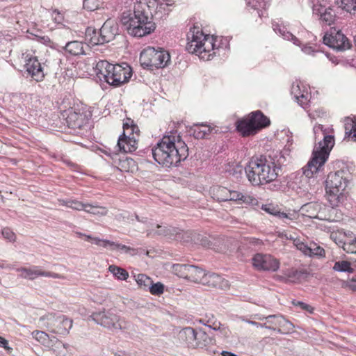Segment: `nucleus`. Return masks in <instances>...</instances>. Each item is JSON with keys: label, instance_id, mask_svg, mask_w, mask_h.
<instances>
[{"label": "nucleus", "instance_id": "obj_1", "mask_svg": "<svg viewBox=\"0 0 356 356\" xmlns=\"http://www.w3.org/2000/svg\"><path fill=\"white\" fill-rule=\"evenodd\" d=\"M172 5L171 0H136L133 13L123 12L120 22L130 35L142 38L155 31V21L168 15Z\"/></svg>", "mask_w": 356, "mask_h": 356}, {"label": "nucleus", "instance_id": "obj_2", "mask_svg": "<svg viewBox=\"0 0 356 356\" xmlns=\"http://www.w3.org/2000/svg\"><path fill=\"white\" fill-rule=\"evenodd\" d=\"M286 158L282 152L268 155L253 156L245 168L248 181L253 186L263 185L275 181Z\"/></svg>", "mask_w": 356, "mask_h": 356}, {"label": "nucleus", "instance_id": "obj_3", "mask_svg": "<svg viewBox=\"0 0 356 356\" xmlns=\"http://www.w3.org/2000/svg\"><path fill=\"white\" fill-rule=\"evenodd\" d=\"M152 154L159 165L165 168L178 166L188 156V148L176 132L164 135L152 149Z\"/></svg>", "mask_w": 356, "mask_h": 356}, {"label": "nucleus", "instance_id": "obj_4", "mask_svg": "<svg viewBox=\"0 0 356 356\" xmlns=\"http://www.w3.org/2000/svg\"><path fill=\"white\" fill-rule=\"evenodd\" d=\"M313 130L315 141H318V146L315 147L311 160L302 169L301 179L305 181L313 177L321 170L334 145V130L332 128H325L322 124H316L314 127Z\"/></svg>", "mask_w": 356, "mask_h": 356}, {"label": "nucleus", "instance_id": "obj_5", "mask_svg": "<svg viewBox=\"0 0 356 356\" xmlns=\"http://www.w3.org/2000/svg\"><path fill=\"white\" fill-rule=\"evenodd\" d=\"M97 77L113 87L127 83L132 76V69L127 63L113 65L107 60H99L93 67Z\"/></svg>", "mask_w": 356, "mask_h": 356}, {"label": "nucleus", "instance_id": "obj_6", "mask_svg": "<svg viewBox=\"0 0 356 356\" xmlns=\"http://www.w3.org/2000/svg\"><path fill=\"white\" fill-rule=\"evenodd\" d=\"M186 51L190 54H195L205 60H210L216 54V39L213 36L204 35L197 26L190 29L187 33Z\"/></svg>", "mask_w": 356, "mask_h": 356}, {"label": "nucleus", "instance_id": "obj_7", "mask_svg": "<svg viewBox=\"0 0 356 356\" xmlns=\"http://www.w3.org/2000/svg\"><path fill=\"white\" fill-rule=\"evenodd\" d=\"M348 173L341 170L335 172H330L325 181V189L327 200L332 208L338 207L345 199L344 191L348 186Z\"/></svg>", "mask_w": 356, "mask_h": 356}, {"label": "nucleus", "instance_id": "obj_8", "mask_svg": "<svg viewBox=\"0 0 356 356\" xmlns=\"http://www.w3.org/2000/svg\"><path fill=\"white\" fill-rule=\"evenodd\" d=\"M140 63L144 68H163L170 63V55L163 48L147 47L140 54Z\"/></svg>", "mask_w": 356, "mask_h": 356}, {"label": "nucleus", "instance_id": "obj_9", "mask_svg": "<svg viewBox=\"0 0 356 356\" xmlns=\"http://www.w3.org/2000/svg\"><path fill=\"white\" fill-rule=\"evenodd\" d=\"M39 323L48 331L60 335L67 334L72 327V320L63 314H48L40 318Z\"/></svg>", "mask_w": 356, "mask_h": 356}, {"label": "nucleus", "instance_id": "obj_10", "mask_svg": "<svg viewBox=\"0 0 356 356\" xmlns=\"http://www.w3.org/2000/svg\"><path fill=\"white\" fill-rule=\"evenodd\" d=\"M90 318L97 324L113 331L125 327L120 316L112 310H104L94 312Z\"/></svg>", "mask_w": 356, "mask_h": 356}, {"label": "nucleus", "instance_id": "obj_11", "mask_svg": "<svg viewBox=\"0 0 356 356\" xmlns=\"http://www.w3.org/2000/svg\"><path fill=\"white\" fill-rule=\"evenodd\" d=\"M323 43L337 51H343L350 49L351 43L348 38L340 31L331 30L323 38Z\"/></svg>", "mask_w": 356, "mask_h": 356}, {"label": "nucleus", "instance_id": "obj_12", "mask_svg": "<svg viewBox=\"0 0 356 356\" xmlns=\"http://www.w3.org/2000/svg\"><path fill=\"white\" fill-rule=\"evenodd\" d=\"M252 261L253 266L259 270L275 272L280 268L279 261L270 254L257 253Z\"/></svg>", "mask_w": 356, "mask_h": 356}, {"label": "nucleus", "instance_id": "obj_13", "mask_svg": "<svg viewBox=\"0 0 356 356\" xmlns=\"http://www.w3.org/2000/svg\"><path fill=\"white\" fill-rule=\"evenodd\" d=\"M24 67L26 78L30 77L37 82L42 81L44 79V68L37 57L33 56L27 59Z\"/></svg>", "mask_w": 356, "mask_h": 356}, {"label": "nucleus", "instance_id": "obj_14", "mask_svg": "<svg viewBox=\"0 0 356 356\" xmlns=\"http://www.w3.org/2000/svg\"><path fill=\"white\" fill-rule=\"evenodd\" d=\"M17 271L20 272V277L24 279H28L30 280H33L38 277H52L54 279H60L63 276L58 273L49 272V271H44L42 270L40 266H33L31 268H17Z\"/></svg>", "mask_w": 356, "mask_h": 356}, {"label": "nucleus", "instance_id": "obj_15", "mask_svg": "<svg viewBox=\"0 0 356 356\" xmlns=\"http://www.w3.org/2000/svg\"><path fill=\"white\" fill-rule=\"evenodd\" d=\"M314 15L318 17V19L322 26H331L336 19V13L330 6L326 7L321 4H315L313 7Z\"/></svg>", "mask_w": 356, "mask_h": 356}, {"label": "nucleus", "instance_id": "obj_16", "mask_svg": "<svg viewBox=\"0 0 356 356\" xmlns=\"http://www.w3.org/2000/svg\"><path fill=\"white\" fill-rule=\"evenodd\" d=\"M266 321V325L273 326L279 333H282L281 328H284L287 332L292 331L294 325L289 320L286 319L281 314L269 315L267 316L259 317V320Z\"/></svg>", "mask_w": 356, "mask_h": 356}, {"label": "nucleus", "instance_id": "obj_17", "mask_svg": "<svg viewBox=\"0 0 356 356\" xmlns=\"http://www.w3.org/2000/svg\"><path fill=\"white\" fill-rule=\"evenodd\" d=\"M202 284L208 286L225 290L229 289V282L218 274L207 273L202 280Z\"/></svg>", "mask_w": 356, "mask_h": 356}, {"label": "nucleus", "instance_id": "obj_18", "mask_svg": "<svg viewBox=\"0 0 356 356\" xmlns=\"http://www.w3.org/2000/svg\"><path fill=\"white\" fill-rule=\"evenodd\" d=\"M323 209H325L321 203L317 202H310L302 205L300 211L303 216L309 218L324 220L325 218L323 216Z\"/></svg>", "mask_w": 356, "mask_h": 356}, {"label": "nucleus", "instance_id": "obj_19", "mask_svg": "<svg viewBox=\"0 0 356 356\" xmlns=\"http://www.w3.org/2000/svg\"><path fill=\"white\" fill-rule=\"evenodd\" d=\"M100 35H102V41L104 43L109 42L113 40L118 31V24L112 19L106 20L101 29L99 30Z\"/></svg>", "mask_w": 356, "mask_h": 356}, {"label": "nucleus", "instance_id": "obj_20", "mask_svg": "<svg viewBox=\"0 0 356 356\" xmlns=\"http://www.w3.org/2000/svg\"><path fill=\"white\" fill-rule=\"evenodd\" d=\"M66 123L72 129H81L86 124L85 115L70 108L66 112Z\"/></svg>", "mask_w": 356, "mask_h": 356}, {"label": "nucleus", "instance_id": "obj_21", "mask_svg": "<svg viewBox=\"0 0 356 356\" xmlns=\"http://www.w3.org/2000/svg\"><path fill=\"white\" fill-rule=\"evenodd\" d=\"M117 147L123 153H130L137 149V140L134 136H126L124 132L119 136Z\"/></svg>", "mask_w": 356, "mask_h": 356}, {"label": "nucleus", "instance_id": "obj_22", "mask_svg": "<svg viewBox=\"0 0 356 356\" xmlns=\"http://www.w3.org/2000/svg\"><path fill=\"white\" fill-rule=\"evenodd\" d=\"M236 129L243 137L252 136L258 132L250 115L236 122Z\"/></svg>", "mask_w": 356, "mask_h": 356}, {"label": "nucleus", "instance_id": "obj_23", "mask_svg": "<svg viewBox=\"0 0 356 356\" xmlns=\"http://www.w3.org/2000/svg\"><path fill=\"white\" fill-rule=\"evenodd\" d=\"M195 329L191 327H186L181 329L178 334L177 339L179 343L184 346H186L188 348H193L195 339Z\"/></svg>", "mask_w": 356, "mask_h": 356}, {"label": "nucleus", "instance_id": "obj_24", "mask_svg": "<svg viewBox=\"0 0 356 356\" xmlns=\"http://www.w3.org/2000/svg\"><path fill=\"white\" fill-rule=\"evenodd\" d=\"M272 27L273 31L281 35L284 40L291 41L294 44L300 47L301 42L298 38H297L291 32L287 31V29L282 24H280L275 22H273Z\"/></svg>", "mask_w": 356, "mask_h": 356}, {"label": "nucleus", "instance_id": "obj_25", "mask_svg": "<svg viewBox=\"0 0 356 356\" xmlns=\"http://www.w3.org/2000/svg\"><path fill=\"white\" fill-rule=\"evenodd\" d=\"M249 115L257 131L270 125V121L269 118L264 115L259 110L250 113Z\"/></svg>", "mask_w": 356, "mask_h": 356}, {"label": "nucleus", "instance_id": "obj_26", "mask_svg": "<svg viewBox=\"0 0 356 356\" xmlns=\"http://www.w3.org/2000/svg\"><path fill=\"white\" fill-rule=\"evenodd\" d=\"M228 201H238L248 205H254L257 203V199L252 196L231 190H229Z\"/></svg>", "mask_w": 356, "mask_h": 356}, {"label": "nucleus", "instance_id": "obj_27", "mask_svg": "<svg viewBox=\"0 0 356 356\" xmlns=\"http://www.w3.org/2000/svg\"><path fill=\"white\" fill-rule=\"evenodd\" d=\"M146 232L147 236L161 235L169 237L177 233L175 227L171 226H162L159 224L154 225V227L147 229Z\"/></svg>", "mask_w": 356, "mask_h": 356}, {"label": "nucleus", "instance_id": "obj_28", "mask_svg": "<svg viewBox=\"0 0 356 356\" xmlns=\"http://www.w3.org/2000/svg\"><path fill=\"white\" fill-rule=\"evenodd\" d=\"M195 339L193 348H203L212 343V338L201 328L195 329Z\"/></svg>", "mask_w": 356, "mask_h": 356}, {"label": "nucleus", "instance_id": "obj_29", "mask_svg": "<svg viewBox=\"0 0 356 356\" xmlns=\"http://www.w3.org/2000/svg\"><path fill=\"white\" fill-rule=\"evenodd\" d=\"M211 131L210 127L205 124H195L189 129L188 132L191 136L199 139L203 138Z\"/></svg>", "mask_w": 356, "mask_h": 356}, {"label": "nucleus", "instance_id": "obj_30", "mask_svg": "<svg viewBox=\"0 0 356 356\" xmlns=\"http://www.w3.org/2000/svg\"><path fill=\"white\" fill-rule=\"evenodd\" d=\"M211 193L212 197L219 202L228 201L229 190L225 187L220 186H213L211 189Z\"/></svg>", "mask_w": 356, "mask_h": 356}, {"label": "nucleus", "instance_id": "obj_31", "mask_svg": "<svg viewBox=\"0 0 356 356\" xmlns=\"http://www.w3.org/2000/svg\"><path fill=\"white\" fill-rule=\"evenodd\" d=\"M291 92L300 105L303 106L307 104V95H305V90H301L299 83H293L292 84Z\"/></svg>", "mask_w": 356, "mask_h": 356}, {"label": "nucleus", "instance_id": "obj_32", "mask_svg": "<svg viewBox=\"0 0 356 356\" xmlns=\"http://www.w3.org/2000/svg\"><path fill=\"white\" fill-rule=\"evenodd\" d=\"M189 273L188 280L194 282L202 283V280L204 277L206 273L204 270L196 266L189 265Z\"/></svg>", "mask_w": 356, "mask_h": 356}, {"label": "nucleus", "instance_id": "obj_33", "mask_svg": "<svg viewBox=\"0 0 356 356\" xmlns=\"http://www.w3.org/2000/svg\"><path fill=\"white\" fill-rule=\"evenodd\" d=\"M86 37L88 42L92 46L104 44L101 38L102 35H100L99 31L88 28L86 32Z\"/></svg>", "mask_w": 356, "mask_h": 356}, {"label": "nucleus", "instance_id": "obj_34", "mask_svg": "<svg viewBox=\"0 0 356 356\" xmlns=\"http://www.w3.org/2000/svg\"><path fill=\"white\" fill-rule=\"evenodd\" d=\"M65 49L70 54L78 56L84 54L83 44L79 41L69 42L65 44Z\"/></svg>", "mask_w": 356, "mask_h": 356}, {"label": "nucleus", "instance_id": "obj_35", "mask_svg": "<svg viewBox=\"0 0 356 356\" xmlns=\"http://www.w3.org/2000/svg\"><path fill=\"white\" fill-rule=\"evenodd\" d=\"M87 213L97 215L99 216H106L108 213V210L104 207H101L97 204H85V208L83 209Z\"/></svg>", "mask_w": 356, "mask_h": 356}, {"label": "nucleus", "instance_id": "obj_36", "mask_svg": "<svg viewBox=\"0 0 356 356\" xmlns=\"http://www.w3.org/2000/svg\"><path fill=\"white\" fill-rule=\"evenodd\" d=\"M189 265L190 264H176L172 265V269L174 273L178 277L188 280Z\"/></svg>", "mask_w": 356, "mask_h": 356}, {"label": "nucleus", "instance_id": "obj_37", "mask_svg": "<svg viewBox=\"0 0 356 356\" xmlns=\"http://www.w3.org/2000/svg\"><path fill=\"white\" fill-rule=\"evenodd\" d=\"M60 205L65 206L66 207L72 209L76 211H83L85 208V204L79 202L76 200L67 199V200H59Z\"/></svg>", "mask_w": 356, "mask_h": 356}, {"label": "nucleus", "instance_id": "obj_38", "mask_svg": "<svg viewBox=\"0 0 356 356\" xmlns=\"http://www.w3.org/2000/svg\"><path fill=\"white\" fill-rule=\"evenodd\" d=\"M345 137H352L356 140V120L348 118L345 122Z\"/></svg>", "mask_w": 356, "mask_h": 356}, {"label": "nucleus", "instance_id": "obj_39", "mask_svg": "<svg viewBox=\"0 0 356 356\" xmlns=\"http://www.w3.org/2000/svg\"><path fill=\"white\" fill-rule=\"evenodd\" d=\"M119 217H122L124 220L127 219L128 221L129 220V219L131 220H134L133 217H134L138 222L145 224L147 226V229H152V227H154V224L153 222H149L148 218L147 217H140L136 213L134 216H131V218H129L130 216L127 212L120 214Z\"/></svg>", "mask_w": 356, "mask_h": 356}, {"label": "nucleus", "instance_id": "obj_40", "mask_svg": "<svg viewBox=\"0 0 356 356\" xmlns=\"http://www.w3.org/2000/svg\"><path fill=\"white\" fill-rule=\"evenodd\" d=\"M108 270L115 277L120 280H126L129 277L128 272L120 267L111 265L109 266Z\"/></svg>", "mask_w": 356, "mask_h": 356}, {"label": "nucleus", "instance_id": "obj_41", "mask_svg": "<svg viewBox=\"0 0 356 356\" xmlns=\"http://www.w3.org/2000/svg\"><path fill=\"white\" fill-rule=\"evenodd\" d=\"M333 269L339 272H353V269L350 266V263L347 261H339L335 262Z\"/></svg>", "mask_w": 356, "mask_h": 356}, {"label": "nucleus", "instance_id": "obj_42", "mask_svg": "<svg viewBox=\"0 0 356 356\" xmlns=\"http://www.w3.org/2000/svg\"><path fill=\"white\" fill-rule=\"evenodd\" d=\"M341 6L352 15H356V0H341Z\"/></svg>", "mask_w": 356, "mask_h": 356}, {"label": "nucleus", "instance_id": "obj_43", "mask_svg": "<svg viewBox=\"0 0 356 356\" xmlns=\"http://www.w3.org/2000/svg\"><path fill=\"white\" fill-rule=\"evenodd\" d=\"M136 281L141 288L147 289H149L152 280L145 274H138L136 278Z\"/></svg>", "mask_w": 356, "mask_h": 356}, {"label": "nucleus", "instance_id": "obj_44", "mask_svg": "<svg viewBox=\"0 0 356 356\" xmlns=\"http://www.w3.org/2000/svg\"><path fill=\"white\" fill-rule=\"evenodd\" d=\"M102 0H83V6L85 9L92 11L100 6Z\"/></svg>", "mask_w": 356, "mask_h": 356}, {"label": "nucleus", "instance_id": "obj_45", "mask_svg": "<svg viewBox=\"0 0 356 356\" xmlns=\"http://www.w3.org/2000/svg\"><path fill=\"white\" fill-rule=\"evenodd\" d=\"M343 249L347 253L356 254V238L355 239H348L344 241Z\"/></svg>", "mask_w": 356, "mask_h": 356}, {"label": "nucleus", "instance_id": "obj_46", "mask_svg": "<svg viewBox=\"0 0 356 356\" xmlns=\"http://www.w3.org/2000/svg\"><path fill=\"white\" fill-rule=\"evenodd\" d=\"M149 290L152 295L159 296L163 293L164 285L161 282L153 283L152 281Z\"/></svg>", "mask_w": 356, "mask_h": 356}, {"label": "nucleus", "instance_id": "obj_47", "mask_svg": "<svg viewBox=\"0 0 356 356\" xmlns=\"http://www.w3.org/2000/svg\"><path fill=\"white\" fill-rule=\"evenodd\" d=\"M31 334L35 339L41 343H45L49 339L48 334L43 331L35 330Z\"/></svg>", "mask_w": 356, "mask_h": 356}, {"label": "nucleus", "instance_id": "obj_48", "mask_svg": "<svg viewBox=\"0 0 356 356\" xmlns=\"http://www.w3.org/2000/svg\"><path fill=\"white\" fill-rule=\"evenodd\" d=\"M305 274V272H303L302 270H292L291 272L289 273L288 278L291 282H296V281L300 280Z\"/></svg>", "mask_w": 356, "mask_h": 356}, {"label": "nucleus", "instance_id": "obj_49", "mask_svg": "<svg viewBox=\"0 0 356 356\" xmlns=\"http://www.w3.org/2000/svg\"><path fill=\"white\" fill-rule=\"evenodd\" d=\"M208 327L213 329V330H219L220 332L227 335L229 332V330L227 329L223 325L218 321H214L211 325H208Z\"/></svg>", "mask_w": 356, "mask_h": 356}, {"label": "nucleus", "instance_id": "obj_50", "mask_svg": "<svg viewBox=\"0 0 356 356\" xmlns=\"http://www.w3.org/2000/svg\"><path fill=\"white\" fill-rule=\"evenodd\" d=\"M311 247V256H324L325 255V250L321 246L316 245V244H313Z\"/></svg>", "mask_w": 356, "mask_h": 356}, {"label": "nucleus", "instance_id": "obj_51", "mask_svg": "<svg viewBox=\"0 0 356 356\" xmlns=\"http://www.w3.org/2000/svg\"><path fill=\"white\" fill-rule=\"evenodd\" d=\"M1 234L3 238L8 240L9 241L11 242L15 241V234L8 227L3 228L2 229Z\"/></svg>", "mask_w": 356, "mask_h": 356}, {"label": "nucleus", "instance_id": "obj_52", "mask_svg": "<svg viewBox=\"0 0 356 356\" xmlns=\"http://www.w3.org/2000/svg\"><path fill=\"white\" fill-rule=\"evenodd\" d=\"M104 243H105L104 244V245H109V247L111 250L121 249V250H125L126 252L128 250H129V248L127 247V245L119 244V243H115L113 241H104Z\"/></svg>", "mask_w": 356, "mask_h": 356}, {"label": "nucleus", "instance_id": "obj_53", "mask_svg": "<svg viewBox=\"0 0 356 356\" xmlns=\"http://www.w3.org/2000/svg\"><path fill=\"white\" fill-rule=\"evenodd\" d=\"M293 305L296 306L300 307L302 310L307 311L310 314H312L314 312V308L311 305L306 304L304 302H302V301H297L296 302H293Z\"/></svg>", "mask_w": 356, "mask_h": 356}, {"label": "nucleus", "instance_id": "obj_54", "mask_svg": "<svg viewBox=\"0 0 356 356\" xmlns=\"http://www.w3.org/2000/svg\"><path fill=\"white\" fill-rule=\"evenodd\" d=\"M246 322L248 324L254 325V326H256L257 327H264V328H266V329H268V330H276L275 327H274L273 326H271V325H266V323H258V322H256V321H250V320H247Z\"/></svg>", "mask_w": 356, "mask_h": 356}, {"label": "nucleus", "instance_id": "obj_55", "mask_svg": "<svg viewBox=\"0 0 356 356\" xmlns=\"http://www.w3.org/2000/svg\"><path fill=\"white\" fill-rule=\"evenodd\" d=\"M298 249L300 250L302 253H304L305 255L311 256V247L308 246L303 242L299 243V247Z\"/></svg>", "mask_w": 356, "mask_h": 356}, {"label": "nucleus", "instance_id": "obj_56", "mask_svg": "<svg viewBox=\"0 0 356 356\" xmlns=\"http://www.w3.org/2000/svg\"><path fill=\"white\" fill-rule=\"evenodd\" d=\"M262 209L266 211L267 213H270V214H272L273 216H276V213L277 212V209L276 207H275L272 204H266V205H264L262 207Z\"/></svg>", "mask_w": 356, "mask_h": 356}, {"label": "nucleus", "instance_id": "obj_57", "mask_svg": "<svg viewBox=\"0 0 356 356\" xmlns=\"http://www.w3.org/2000/svg\"><path fill=\"white\" fill-rule=\"evenodd\" d=\"M0 347L3 348L8 353H10L13 350V348L8 346V341L2 337H0Z\"/></svg>", "mask_w": 356, "mask_h": 356}, {"label": "nucleus", "instance_id": "obj_58", "mask_svg": "<svg viewBox=\"0 0 356 356\" xmlns=\"http://www.w3.org/2000/svg\"><path fill=\"white\" fill-rule=\"evenodd\" d=\"M87 238V239H92V237L90 236H86L85 235ZM92 241H93V243L96 245H100V246H102L104 248H107V247H109V245H104V244L105 243H104V241H109L108 240H102V239H99L98 238H92Z\"/></svg>", "mask_w": 356, "mask_h": 356}, {"label": "nucleus", "instance_id": "obj_59", "mask_svg": "<svg viewBox=\"0 0 356 356\" xmlns=\"http://www.w3.org/2000/svg\"><path fill=\"white\" fill-rule=\"evenodd\" d=\"M302 51L307 54H312L316 51L312 46L308 44L302 46Z\"/></svg>", "mask_w": 356, "mask_h": 356}, {"label": "nucleus", "instance_id": "obj_60", "mask_svg": "<svg viewBox=\"0 0 356 356\" xmlns=\"http://www.w3.org/2000/svg\"><path fill=\"white\" fill-rule=\"evenodd\" d=\"M275 216L280 219H282V220H291V219L287 213H286L284 212H282L279 210H277V212Z\"/></svg>", "mask_w": 356, "mask_h": 356}, {"label": "nucleus", "instance_id": "obj_61", "mask_svg": "<svg viewBox=\"0 0 356 356\" xmlns=\"http://www.w3.org/2000/svg\"><path fill=\"white\" fill-rule=\"evenodd\" d=\"M134 125V121L130 118H127L126 122L123 124V129L124 130H127L128 129H131Z\"/></svg>", "mask_w": 356, "mask_h": 356}, {"label": "nucleus", "instance_id": "obj_62", "mask_svg": "<svg viewBox=\"0 0 356 356\" xmlns=\"http://www.w3.org/2000/svg\"><path fill=\"white\" fill-rule=\"evenodd\" d=\"M201 244L204 246V247H206V248H210L211 245V241L207 238V237H203L202 239H201Z\"/></svg>", "mask_w": 356, "mask_h": 356}, {"label": "nucleus", "instance_id": "obj_63", "mask_svg": "<svg viewBox=\"0 0 356 356\" xmlns=\"http://www.w3.org/2000/svg\"><path fill=\"white\" fill-rule=\"evenodd\" d=\"M6 261L4 260H0V268H8V269H13V266L12 265H5Z\"/></svg>", "mask_w": 356, "mask_h": 356}, {"label": "nucleus", "instance_id": "obj_64", "mask_svg": "<svg viewBox=\"0 0 356 356\" xmlns=\"http://www.w3.org/2000/svg\"><path fill=\"white\" fill-rule=\"evenodd\" d=\"M221 355L222 356H238L237 355H236L234 353H232L229 351H225V350H224L221 353Z\"/></svg>", "mask_w": 356, "mask_h": 356}]
</instances>
